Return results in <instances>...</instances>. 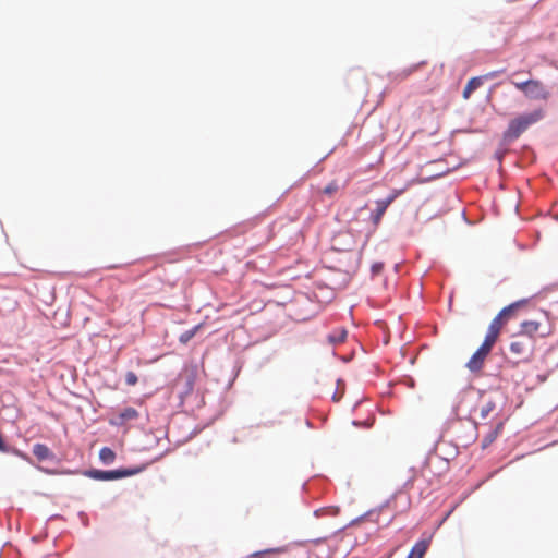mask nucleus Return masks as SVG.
<instances>
[{"mask_svg": "<svg viewBox=\"0 0 558 558\" xmlns=\"http://www.w3.org/2000/svg\"><path fill=\"white\" fill-rule=\"evenodd\" d=\"M99 459L105 463V464H110L114 461L116 459V453L112 449L108 448V447H104L100 449L99 451Z\"/></svg>", "mask_w": 558, "mask_h": 558, "instance_id": "2eb2a0df", "label": "nucleus"}, {"mask_svg": "<svg viewBox=\"0 0 558 558\" xmlns=\"http://www.w3.org/2000/svg\"><path fill=\"white\" fill-rule=\"evenodd\" d=\"M33 453L39 461L50 459L53 456L51 450L44 444H35Z\"/></svg>", "mask_w": 558, "mask_h": 558, "instance_id": "f8f14e48", "label": "nucleus"}, {"mask_svg": "<svg viewBox=\"0 0 558 558\" xmlns=\"http://www.w3.org/2000/svg\"><path fill=\"white\" fill-rule=\"evenodd\" d=\"M529 304V301L523 299L519 300L517 302H513L509 304L508 306L504 307L498 314L509 322L510 319H513L518 316V313L522 310H524Z\"/></svg>", "mask_w": 558, "mask_h": 558, "instance_id": "1a4fd4ad", "label": "nucleus"}, {"mask_svg": "<svg viewBox=\"0 0 558 558\" xmlns=\"http://www.w3.org/2000/svg\"><path fill=\"white\" fill-rule=\"evenodd\" d=\"M412 73V70H409L405 75H410Z\"/></svg>", "mask_w": 558, "mask_h": 558, "instance_id": "b1692460", "label": "nucleus"}, {"mask_svg": "<svg viewBox=\"0 0 558 558\" xmlns=\"http://www.w3.org/2000/svg\"><path fill=\"white\" fill-rule=\"evenodd\" d=\"M508 322L506 319H504L499 314H497L493 318V320L490 322V324L488 326L484 341H486L487 343H489L492 345H495V343L497 342V340L500 336V332H501L504 326Z\"/></svg>", "mask_w": 558, "mask_h": 558, "instance_id": "0eeeda50", "label": "nucleus"}, {"mask_svg": "<svg viewBox=\"0 0 558 558\" xmlns=\"http://www.w3.org/2000/svg\"><path fill=\"white\" fill-rule=\"evenodd\" d=\"M501 72H502V71H493V72H489V73H487V74H485V75H483V76H482V77H483V81H484V80L494 78V77L498 76Z\"/></svg>", "mask_w": 558, "mask_h": 558, "instance_id": "5701e85b", "label": "nucleus"}, {"mask_svg": "<svg viewBox=\"0 0 558 558\" xmlns=\"http://www.w3.org/2000/svg\"><path fill=\"white\" fill-rule=\"evenodd\" d=\"M483 84V77L476 76L472 77L465 85L463 89V98L469 99L471 94Z\"/></svg>", "mask_w": 558, "mask_h": 558, "instance_id": "ddd939ff", "label": "nucleus"}, {"mask_svg": "<svg viewBox=\"0 0 558 558\" xmlns=\"http://www.w3.org/2000/svg\"><path fill=\"white\" fill-rule=\"evenodd\" d=\"M347 335H348L347 330L344 328H340V329L336 330L335 332L330 333L328 336V340L332 344L342 343V342H344Z\"/></svg>", "mask_w": 558, "mask_h": 558, "instance_id": "4468645a", "label": "nucleus"}, {"mask_svg": "<svg viewBox=\"0 0 558 558\" xmlns=\"http://www.w3.org/2000/svg\"><path fill=\"white\" fill-rule=\"evenodd\" d=\"M494 409L495 404L493 402H487L481 408V417L486 418Z\"/></svg>", "mask_w": 558, "mask_h": 558, "instance_id": "aec40b11", "label": "nucleus"}, {"mask_svg": "<svg viewBox=\"0 0 558 558\" xmlns=\"http://www.w3.org/2000/svg\"><path fill=\"white\" fill-rule=\"evenodd\" d=\"M408 558H411V557H408Z\"/></svg>", "mask_w": 558, "mask_h": 558, "instance_id": "393cba45", "label": "nucleus"}, {"mask_svg": "<svg viewBox=\"0 0 558 558\" xmlns=\"http://www.w3.org/2000/svg\"><path fill=\"white\" fill-rule=\"evenodd\" d=\"M428 546H429V541H426V539L418 541L413 546V548L411 549V551H410L408 557H411V558H423L424 555L426 554L427 549H428Z\"/></svg>", "mask_w": 558, "mask_h": 558, "instance_id": "9b49d317", "label": "nucleus"}, {"mask_svg": "<svg viewBox=\"0 0 558 558\" xmlns=\"http://www.w3.org/2000/svg\"><path fill=\"white\" fill-rule=\"evenodd\" d=\"M388 207L389 202H386L385 199H379L376 202V209L371 214V220L374 227H377L380 223L381 218L385 215Z\"/></svg>", "mask_w": 558, "mask_h": 558, "instance_id": "9d476101", "label": "nucleus"}, {"mask_svg": "<svg viewBox=\"0 0 558 558\" xmlns=\"http://www.w3.org/2000/svg\"><path fill=\"white\" fill-rule=\"evenodd\" d=\"M504 424L500 422L497 424V426L489 432L485 438L483 439V447L489 446L498 436V434L501 432Z\"/></svg>", "mask_w": 558, "mask_h": 558, "instance_id": "dca6fc26", "label": "nucleus"}, {"mask_svg": "<svg viewBox=\"0 0 558 558\" xmlns=\"http://www.w3.org/2000/svg\"><path fill=\"white\" fill-rule=\"evenodd\" d=\"M137 376L134 372H128L125 374V384L129 386H134L137 384Z\"/></svg>", "mask_w": 558, "mask_h": 558, "instance_id": "412c9836", "label": "nucleus"}, {"mask_svg": "<svg viewBox=\"0 0 558 558\" xmlns=\"http://www.w3.org/2000/svg\"><path fill=\"white\" fill-rule=\"evenodd\" d=\"M143 466L141 468H132V469H120V470H113V471H101V470H92L88 475L92 478L98 480V481H113L119 480L128 476L135 475L143 471Z\"/></svg>", "mask_w": 558, "mask_h": 558, "instance_id": "39448f33", "label": "nucleus"}, {"mask_svg": "<svg viewBox=\"0 0 558 558\" xmlns=\"http://www.w3.org/2000/svg\"><path fill=\"white\" fill-rule=\"evenodd\" d=\"M342 186L340 185L338 180L330 181L323 190L322 193L331 197L333 196Z\"/></svg>", "mask_w": 558, "mask_h": 558, "instance_id": "f3484780", "label": "nucleus"}, {"mask_svg": "<svg viewBox=\"0 0 558 558\" xmlns=\"http://www.w3.org/2000/svg\"><path fill=\"white\" fill-rule=\"evenodd\" d=\"M197 327L186 330L180 336V342L187 343L196 333Z\"/></svg>", "mask_w": 558, "mask_h": 558, "instance_id": "6ab92c4d", "label": "nucleus"}, {"mask_svg": "<svg viewBox=\"0 0 558 558\" xmlns=\"http://www.w3.org/2000/svg\"><path fill=\"white\" fill-rule=\"evenodd\" d=\"M553 332L551 326L547 323V319H525L521 322L518 335H522L526 338H531L536 342V338H546Z\"/></svg>", "mask_w": 558, "mask_h": 558, "instance_id": "7ed1b4c3", "label": "nucleus"}, {"mask_svg": "<svg viewBox=\"0 0 558 558\" xmlns=\"http://www.w3.org/2000/svg\"><path fill=\"white\" fill-rule=\"evenodd\" d=\"M536 343L531 338L514 333L511 336L509 352L513 356V364H527L533 361Z\"/></svg>", "mask_w": 558, "mask_h": 558, "instance_id": "f257e3e1", "label": "nucleus"}, {"mask_svg": "<svg viewBox=\"0 0 558 558\" xmlns=\"http://www.w3.org/2000/svg\"><path fill=\"white\" fill-rule=\"evenodd\" d=\"M140 413L136 409L132 407L124 408L123 410L119 411L113 415L112 418H110L111 425L122 426L131 421H134L138 418Z\"/></svg>", "mask_w": 558, "mask_h": 558, "instance_id": "6e6552de", "label": "nucleus"}, {"mask_svg": "<svg viewBox=\"0 0 558 558\" xmlns=\"http://www.w3.org/2000/svg\"><path fill=\"white\" fill-rule=\"evenodd\" d=\"M513 86L522 92L524 96L533 100H547L549 98V92L543 82L538 80H527L524 82H512Z\"/></svg>", "mask_w": 558, "mask_h": 558, "instance_id": "20e7f679", "label": "nucleus"}, {"mask_svg": "<svg viewBox=\"0 0 558 558\" xmlns=\"http://www.w3.org/2000/svg\"><path fill=\"white\" fill-rule=\"evenodd\" d=\"M494 345L483 341L480 348L473 353L466 363V367L472 373H478L482 371L486 357L492 352Z\"/></svg>", "mask_w": 558, "mask_h": 558, "instance_id": "423d86ee", "label": "nucleus"}, {"mask_svg": "<svg viewBox=\"0 0 558 558\" xmlns=\"http://www.w3.org/2000/svg\"><path fill=\"white\" fill-rule=\"evenodd\" d=\"M283 551L282 548H271V549H266V550H262V551H256L254 554H252L250 557L251 558H264L265 556H268L270 554H276V553H281Z\"/></svg>", "mask_w": 558, "mask_h": 558, "instance_id": "a211bd4d", "label": "nucleus"}, {"mask_svg": "<svg viewBox=\"0 0 558 558\" xmlns=\"http://www.w3.org/2000/svg\"><path fill=\"white\" fill-rule=\"evenodd\" d=\"M404 192V189L401 190H393L388 197L385 199L386 202H389V205L395 202L402 193Z\"/></svg>", "mask_w": 558, "mask_h": 558, "instance_id": "4be33fe9", "label": "nucleus"}, {"mask_svg": "<svg viewBox=\"0 0 558 558\" xmlns=\"http://www.w3.org/2000/svg\"><path fill=\"white\" fill-rule=\"evenodd\" d=\"M544 117L543 109H536L529 113H523L512 119L507 130L504 133L506 141L517 140L523 132H525L531 125L541 121Z\"/></svg>", "mask_w": 558, "mask_h": 558, "instance_id": "f03ea898", "label": "nucleus"}]
</instances>
